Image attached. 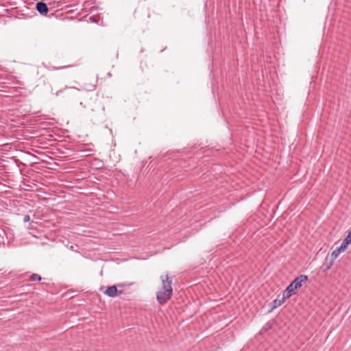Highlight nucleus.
<instances>
[{
    "instance_id": "obj_3",
    "label": "nucleus",
    "mask_w": 351,
    "mask_h": 351,
    "mask_svg": "<svg viewBox=\"0 0 351 351\" xmlns=\"http://www.w3.org/2000/svg\"><path fill=\"white\" fill-rule=\"evenodd\" d=\"M104 294L110 298H114L119 294L121 293V291L119 292L115 285L108 287L105 291H103Z\"/></svg>"
},
{
    "instance_id": "obj_10",
    "label": "nucleus",
    "mask_w": 351,
    "mask_h": 351,
    "mask_svg": "<svg viewBox=\"0 0 351 351\" xmlns=\"http://www.w3.org/2000/svg\"><path fill=\"white\" fill-rule=\"evenodd\" d=\"M332 265H333V261L331 260V261L328 264H326L323 266V267H325V269H324V271L330 269L331 268V267L332 266Z\"/></svg>"
},
{
    "instance_id": "obj_1",
    "label": "nucleus",
    "mask_w": 351,
    "mask_h": 351,
    "mask_svg": "<svg viewBox=\"0 0 351 351\" xmlns=\"http://www.w3.org/2000/svg\"><path fill=\"white\" fill-rule=\"evenodd\" d=\"M160 278L162 280V287L157 292L156 299L159 304H164L170 300L173 290L171 287V280L167 274L165 276H162Z\"/></svg>"
},
{
    "instance_id": "obj_4",
    "label": "nucleus",
    "mask_w": 351,
    "mask_h": 351,
    "mask_svg": "<svg viewBox=\"0 0 351 351\" xmlns=\"http://www.w3.org/2000/svg\"><path fill=\"white\" fill-rule=\"evenodd\" d=\"M36 10L37 11L41 14V15H43V16H46L49 12V9H48V7H47V5L43 2V1H39L36 3Z\"/></svg>"
},
{
    "instance_id": "obj_8",
    "label": "nucleus",
    "mask_w": 351,
    "mask_h": 351,
    "mask_svg": "<svg viewBox=\"0 0 351 351\" xmlns=\"http://www.w3.org/2000/svg\"><path fill=\"white\" fill-rule=\"evenodd\" d=\"M341 254V252L338 250V249H335V250H333L331 253V258H332V261H335L338 256L339 255Z\"/></svg>"
},
{
    "instance_id": "obj_7",
    "label": "nucleus",
    "mask_w": 351,
    "mask_h": 351,
    "mask_svg": "<svg viewBox=\"0 0 351 351\" xmlns=\"http://www.w3.org/2000/svg\"><path fill=\"white\" fill-rule=\"evenodd\" d=\"M30 281H40L41 276L37 274H33L29 276Z\"/></svg>"
},
{
    "instance_id": "obj_13",
    "label": "nucleus",
    "mask_w": 351,
    "mask_h": 351,
    "mask_svg": "<svg viewBox=\"0 0 351 351\" xmlns=\"http://www.w3.org/2000/svg\"><path fill=\"white\" fill-rule=\"evenodd\" d=\"M89 19H90V21H94L93 18L92 16H90V17L89 18Z\"/></svg>"
},
{
    "instance_id": "obj_14",
    "label": "nucleus",
    "mask_w": 351,
    "mask_h": 351,
    "mask_svg": "<svg viewBox=\"0 0 351 351\" xmlns=\"http://www.w3.org/2000/svg\"><path fill=\"white\" fill-rule=\"evenodd\" d=\"M60 92H61V91H58V92L56 93V96H58Z\"/></svg>"
},
{
    "instance_id": "obj_12",
    "label": "nucleus",
    "mask_w": 351,
    "mask_h": 351,
    "mask_svg": "<svg viewBox=\"0 0 351 351\" xmlns=\"http://www.w3.org/2000/svg\"><path fill=\"white\" fill-rule=\"evenodd\" d=\"M67 66H62V67H59V68H55L53 67V69H64V68H66Z\"/></svg>"
},
{
    "instance_id": "obj_9",
    "label": "nucleus",
    "mask_w": 351,
    "mask_h": 351,
    "mask_svg": "<svg viewBox=\"0 0 351 351\" xmlns=\"http://www.w3.org/2000/svg\"><path fill=\"white\" fill-rule=\"evenodd\" d=\"M271 324L270 322H267L265 324V326L262 328L261 332H265L269 330L271 328Z\"/></svg>"
},
{
    "instance_id": "obj_11",
    "label": "nucleus",
    "mask_w": 351,
    "mask_h": 351,
    "mask_svg": "<svg viewBox=\"0 0 351 351\" xmlns=\"http://www.w3.org/2000/svg\"><path fill=\"white\" fill-rule=\"evenodd\" d=\"M30 221V217L29 215H25L23 217V221L25 223L28 222Z\"/></svg>"
},
{
    "instance_id": "obj_6",
    "label": "nucleus",
    "mask_w": 351,
    "mask_h": 351,
    "mask_svg": "<svg viewBox=\"0 0 351 351\" xmlns=\"http://www.w3.org/2000/svg\"><path fill=\"white\" fill-rule=\"evenodd\" d=\"M349 244L350 243L348 242H346V241L343 240V242L341 243L340 246L337 247V249L341 253L346 250Z\"/></svg>"
},
{
    "instance_id": "obj_5",
    "label": "nucleus",
    "mask_w": 351,
    "mask_h": 351,
    "mask_svg": "<svg viewBox=\"0 0 351 351\" xmlns=\"http://www.w3.org/2000/svg\"><path fill=\"white\" fill-rule=\"evenodd\" d=\"M285 293L283 292L282 296L281 298H276L272 302V306L271 308L274 309L282 305L287 299H288L289 297H285Z\"/></svg>"
},
{
    "instance_id": "obj_2",
    "label": "nucleus",
    "mask_w": 351,
    "mask_h": 351,
    "mask_svg": "<svg viewBox=\"0 0 351 351\" xmlns=\"http://www.w3.org/2000/svg\"><path fill=\"white\" fill-rule=\"evenodd\" d=\"M308 280V276L306 275H300L295 278L291 284L287 287L285 291V297H291L293 294L295 293V291L302 286V283L306 282Z\"/></svg>"
}]
</instances>
